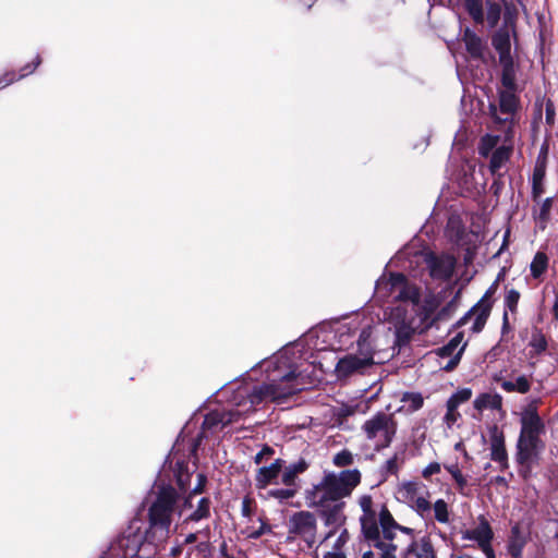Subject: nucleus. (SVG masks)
Wrapping results in <instances>:
<instances>
[{
	"instance_id": "53",
	"label": "nucleus",
	"mask_w": 558,
	"mask_h": 558,
	"mask_svg": "<svg viewBox=\"0 0 558 558\" xmlns=\"http://www.w3.org/2000/svg\"><path fill=\"white\" fill-rule=\"evenodd\" d=\"M242 514L246 518L252 515V500L248 497H244L242 500Z\"/></svg>"
},
{
	"instance_id": "32",
	"label": "nucleus",
	"mask_w": 558,
	"mask_h": 558,
	"mask_svg": "<svg viewBox=\"0 0 558 558\" xmlns=\"http://www.w3.org/2000/svg\"><path fill=\"white\" fill-rule=\"evenodd\" d=\"M544 179H545V165L536 162L532 177V198L534 202H539L544 194Z\"/></svg>"
},
{
	"instance_id": "19",
	"label": "nucleus",
	"mask_w": 558,
	"mask_h": 558,
	"mask_svg": "<svg viewBox=\"0 0 558 558\" xmlns=\"http://www.w3.org/2000/svg\"><path fill=\"white\" fill-rule=\"evenodd\" d=\"M477 526L474 529H464L461 530V537L464 541H473L477 544V546L483 545L484 543H492L494 538V532L490 527L487 519L481 514L477 518Z\"/></svg>"
},
{
	"instance_id": "12",
	"label": "nucleus",
	"mask_w": 558,
	"mask_h": 558,
	"mask_svg": "<svg viewBox=\"0 0 558 558\" xmlns=\"http://www.w3.org/2000/svg\"><path fill=\"white\" fill-rule=\"evenodd\" d=\"M240 416V412L238 410H213L205 415V418L202 424V432L198 436L193 440L192 444V453L195 454L197 448L203 438L207 437V432H214L218 427H223L228 424H231L238 421Z\"/></svg>"
},
{
	"instance_id": "20",
	"label": "nucleus",
	"mask_w": 558,
	"mask_h": 558,
	"mask_svg": "<svg viewBox=\"0 0 558 558\" xmlns=\"http://www.w3.org/2000/svg\"><path fill=\"white\" fill-rule=\"evenodd\" d=\"M143 535L138 532H124L117 541V547L122 551L123 558H136L143 548Z\"/></svg>"
},
{
	"instance_id": "9",
	"label": "nucleus",
	"mask_w": 558,
	"mask_h": 558,
	"mask_svg": "<svg viewBox=\"0 0 558 558\" xmlns=\"http://www.w3.org/2000/svg\"><path fill=\"white\" fill-rule=\"evenodd\" d=\"M501 276L502 272H499L497 279L486 290L482 299L457 322L458 327L466 325L468 322L473 318L474 322L471 327V330L475 333L481 332L483 330L493 307L492 298L497 291L498 282Z\"/></svg>"
},
{
	"instance_id": "62",
	"label": "nucleus",
	"mask_w": 558,
	"mask_h": 558,
	"mask_svg": "<svg viewBox=\"0 0 558 558\" xmlns=\"http://www.w3.org/2000/svg\"><path fill=\"white\" fill-rule=\"evenodd\" d=\"M323 558H347L342 551H329Z\"/></svg>"
},
{
	"instance_id": "54",
	"label": "nucleus",
	"mask_w": 558,
	"mask_h": 558,
	"mask_svg": "<svg viewBox=\"0 0 558 558\" xmlns=\"http://www.w3.org/2000/svg\"><path fill=\"white\" fill-rule=\"evenodd\" d=\"M385 470L388 472V473H395L397 471V457H392L390 459H388L386 462H385V465H384Z\"/></svg>"
},
{
	"instance_id": "8",
	"label": "nucleus",
	"mask_w": 558,
	"mask_h": 558,
	"mask_svg": "<svg viewBox=\"0 0 558 558\" xmlns=\"http://www.w3.org/2000/svg\"><path fill=\"white\" fill-rule=\"evenodd\" d=\"M305 500L308 507L318 510L324 524L330 527L326 538L333 535L345 523V502L343 500L330 501L327 498L317 497V495H305Z\"/></svg>"
},
{
	"instance_id": "29",
	"label": "nucleus",
	"mask_w": 558,
	"mask_h": 558,
	"mask_svg": "<svg viewBox=\"0 0 558 558\" xmlns=\"http://www.w3.org/2000/svg\"><path fill=\"white\" fill-rule=\"evenodd\" d=\"M463 40L465 43V47L468 52L472 58L480 59L484 53V43L474 32L466 29L464 32Z\"/></svg>"
},
{
	"instance_id": "47",
	"label": "nucleus",
	"mask_w": 558,
	"mask_h": 558,
	"mask_svg": "<svg viewBox=\"0 0 558 558\" xmlns=\"http://www.w3.org/2000/svg\"><path fill=\"white\" fill-rule=\"evenodd\" d=\"M275 454V449L268 445H264L259 452L254 457V462L256 464H262L270 461Z\"/></svg>"
},
{
	"instance_id": "3",
	"label": "nucleus",
	"mask_w": 558,
	"mask_h": 558,
	"mask_svg": "<svg viewBox=\"0 0 558 558\" xmlns=\"http://www.w3.org/2000/svg\"><path fill=\"white\" fill-rule=\"evenodd\" d=\"M303 389V384L299 381V374L293 369L282 375L279 380L272 379L269 383L255 386L247 398L252 408L264 401L282 403L287 398Z\"/></svg>"
},
{
	"instance_id": "4",
	"label": "nucleus",
	"mask_w": 558,
	"mask_h": 558,
	"mask_svg": "<svg viewBox=\"0 0 558 558\" xmlns=\"http://www.w3.org/2000/svg\"><path fill=\"white\" fill-rule=\"evenodd\" d=\"M376 293L384 299L392 296L395 300H400L402 305L397 306L398 315L401 312L407 313L408 307L416 314L418 307V289H408L407 278L403 274L392 272L388 278L381 277L376 281Z\"/></svg>"
},
{
	"instance_id": "55",
	"label": "nucleus",
	"mask_w": 558,
	"mask_h": 558,
	"mask_svg": "<svg viewBox=\"0 0 558 558\" xmlns=\"http://www.w3.org/2000/svg\"><path fill=\"white\" fill-rule=\"evenodd\" d=\"M177 482H178V485L179 487L182 489V490H185L189 482H190V474H182V473H179L178 474V478H177Z\"/></svg>"
},
{
	"instance_id": "7",
	"label": "nucleus",
	"mask_w": 558,
	"mask_h": 558,
	"mask_svg": "<svg viewBox=\"0 0 558 558\" xmlns=\"http://www.w3.org/2000/svg\"><path fill=\"white\" fill-rule=\"evenodd\" d=\"M362 430L374 449L379 451L390 446L397 432V423L392 414L378 412L364 422Z\"/></svg>"
},
{
	"instance_id": "46",
	"label": "nucleus",
	"mask_w": 558,
	"mask_h": 558,
	"mask_svg": "<svg viewBox=\"0 0 558 558\" xmlns=\"http://www.w3.org/2000/svg\"><path fill=\"white\" fill-rule=\"evenodd\" d=\"M519 300H520L519 291H517L514 289L508 290L505 295V300H504L506 310L510 311L511 313H514L517 311Z\"/></svg>"
},
{
	"instance_id": "51",
	"label": "nucleus",
	"mask_w": 558,
	"mask_h": 558,
	"mask_svg": "<svg viewBox=\"0 0 558 558\" xmlns=\"http://www.w3.org/2000/svg\"><path fill=\"white\" fill-rule=\"evenodd\" d=\"M439 472H440V464L438 462H432L421 472V475L425 478H428L432 475L437 474Z\"/></svg>"
},
{
	"instance_id": "36",
	"label": "nucleus",
	"mask_w": 558,
	"mask_h": 558,
	"mask_svg": "<svg viewBox=\"0 0 558 558\" xmlns=\"http://www.w3.org/2000/svg\"><path fill=\"white\" fill-rule=\"evenodd\" d=\"M500 137L498 135L486 134L483 136L478 144V154L482 157H488L498 147Z\"/></svg>"
},
{
	"instance_id": "21",
	"label": "nucleus",
	"mask_w": 558,
	"mask_h": 558,
	"mask_svg": "<svg viewBox=\"0 0 558 558\" xmlns=\"http://www.w3.org/2000/svg\"><path fill=\"white\" fill-rule=\"evenodd\" d=\"M514 33L513 27L505 25L500 27L492 38V45L498 52L500 58H512L511 56V34Z\"/></svg>"
},
{
	"instance_id": "16",
	"label": "nucleus",
	"mask_w": 558,
	"mask_h": 558,
	"mask_svg": "<svg viewBox=\"0 0 558 558\" xmlns=\"http://www.w3.org/2000/svg\"><path fill=\"white\" fill-rule=\"evenodd\" d=\"M499 63L502 69L501 84L505 87V92L500 95L499 105H513L515 92V66L513 58H500Z\"/></svg>"
},
{
	"instance_id": "49",
	"label": "nucleus",
	"mask_w": 558,
	"mask_h": 558,
	"mask_svg": "<svg viewBox=\"0 0 558 558\" xmlns=\"http://www.w3.org/2000/svg\"><path fill=\"white\" fill-rule=\"evenodd\" d=\"M500 17V7L492 4L487 11V22L489 26L494 27L498 23Z\"/></svg>"
},
{
	"instance_id": "52",
	"label": "nucleus",
	"mask_w": 558,
	"mask_h": 558,
	"mask_svg": "<svg viewBox=\"0 0 558 558\" xmlns=\"http://www.w3.org/2000/svg\"><path fill=\"white\" fill-rule=\"evenodd\" d=\"M421 558H435L432 545L424 539H421Z\"/></svg>"
},
{
	"instance_id": "61",
	"label": "nucleus",
	"mask_w": 558,
	"mask_h": 558,
	"mask_svg": "<svg viewBox=\"0 0 558 558\" xmlns=\"http://www.w3.org/2000/svg\"><path fill=\"white\" fill-rule=\"evenodd\" d=\"M555 119V107H546V120L551 123Z\"/></svg>"
},
{
	"instance_id": "58",
	"label": "nucleus",
	"mask_w": 558,
	"mask_h": 558,
	"mask_svg": "<svg viewBox=\"0 0 558 558\" xmlns=\"http://www.w3.org/2000/svg\"><path fill=\"white\" fill-rule=\"evenodd\" d=\"M459 416V413L457 410H452V412L447 408V413L445 415V420L448 425L453 424L457 421V417Z\"/></svg>"
},
{
	"instance_id": "63",
	"label": "nucleus",
	"mask_w": 558,
	"mask_h": 558,
	"mask_svg": "<svg viewBox=\"0 0 558 558\" xmlns=\"http://www.w3.org/2000/svg\"><path fill=\"white\" fill-rule=\"evenodd\" d=\"M199 538H198V534L195 532V533H190L186 535L185 539H184V543L185 544H193L195 542H197Z\"/></svg>"
},
{
	"instance_id": "23",
	"label": "nucleus",
	"mask_w": 558,
	"mask_h": 558,
	"mask_svg": "<svg viewBox=\"0 0 558 558\" xmlns=\"http://www.w3.org/2000/svg\"><path fill=\"white\" fill-rule=\"evenodd\" d=\"M399 501L409 505L418 512V484L414 481L400 484L396 492Z\"/></svg>"
},
{
	"instance_id": "1",
	"label": "nucleus",
	"mask_w": 558,
	"mask_h": 558,
	"mask_svg": "<svg viewBox=\"0 0 558 558\" xmlns=\"http://www.w3.org/2000/svg\"><path fill=\"white\" fill-rule=\"evenodd\" d=\"M180 495L171 485L159 486L148 508V530L146 538L162 542L170 535V527L175 517H181Z\"/></svg>"
},
{
	"instance_id": "45",
	"label": "nucleus",
	"mask_w": 558,
	"mask_h": 558,
	"mask_svg": "<svg viewBox=\"0 0 558 558\" xmlns=\"http://www.w3.org/2000/svg\"><path fill=\"white\" fill-rule=\"evenodd\" d=\"M434 515L435 519L440 523H447L449 520L448 506L442 499L436 500L434 504Z\"/></svg>"
},
{
	"instance_id": "56",
	"label": "nucleus",
	"mask_w": 558,
	"mask_h": 558,
	"mask_svg": "<svg viewBox=\"0 0 558 558\" xmlns=\"http://www.w3.org/2000/svg\"><path fill=\"white\" fill-rule=\"evenodd\" d=\"M482 551L485 554L486 558H495V551L492 547V543H484L483 545L478 546Z\"/></svg>"
},
{
	"instance_id": "34",
	"label": "nucleus",
	"mask_w": 558,
	"mask_h": 558,
	"mask_svg": "<svg viewBox=\"0 0 558 558\" xmlns=\"http://www.w3.org/2000/svg\"><path fill=\"white\" fill-rule=\"evenodd\" d=\"M548 267V257L543 252H537L530 265L531 275L533 278H539Z\"/></svg>"
},
{
	"instance_id": "50",
	"label": "nucleus",
	"mask_w": 558,
	"mask_h": 558,
	"mask_svg": "<svg viewBox=\"0 0 558 558\" xmlns=\"http://www.w3.org/2000/svg\"><path fill=\"white\" fill-rule=\"evenodd\" d=\"M463 340V333L462 332H459L457 333L452 339H450V341L444 345V350L442 352L446 353V351H450V350H453L454 352H457L462 345L461 342Z\"/></svg>"
},
{
	"instance_id": "25",
	"label": "nucleus",
	"mask_w": 558,
	"mask_h": 558,
	"mask_svg": "<svg viewBox=\"0 0 558 558\" xmlns=\"http://www.w3.org/2000/svg\"><path fill=\"white\" fill-rule=\"evenodd\" d=\"M490 458L500 464L501 470L508 468V453L505 447L504 435L496 430L490 436Z\"/></svg>"
},
{
	"instance_id": "14",
	"label": "nucleus",
	"mask_w": 558,
	"mask_h": 558,
	"mask_svg": "<svg viewBox=\"0 0 558 558\" xmlns=\"http://www.w3.org/2000/svg\"><path fill=\"white\" fill-rule=\"evenodd\" d=\"M545 432V425L535 410L525 412L521 417V433L519 439L541 445V435Z\"/></svg>"
},
{
	"instance_id": "5",
	"label": "nucleus",
	"mask_w": 558,
	"mask_h": 558,
	"mask_svg": "<svg viewBox=\"0 0 558 558\" xmlns=\"http://www.w3.org/2000/svg\"><path fill=\"white\" fill-rule=\"evenodd\" d=\"M359 506L363 512L360 518L361 530L368 545L381 550L380 558H396L398 545L381 541L372 496L367 494L360 496Z\"/></svg>"
},
{
	"instance_id": "35",
	"label": "nucleus",
	"mask_w": 558,
	"mask_h": 558,
	"mask_svg": "<svg viewBox=\"0 0 558 558\" xmlns=\"http://www.w3.org/2000/svg\"><path fill=\"white\" fill-rule=\"evenodd\" d=\"M299 490V487L284 486L283 488H274L267 492V498L277 499L280 504H284L292 499Z\"/></svg>"
},
{
	"instance_id": "18",
	"label": "nucleus",
	"mask_w": 558,
	"mask_h": 558,
	"mask_svg": "<svg viewBox=\"0 0 558 558\" xmlns=\"http://www.w3.org/2000/svg\"><path fill=\"white\" fill-rule=\"evenodd\" d=\"M286 461L278 458L275 459L269 465L260 466L256 471L255 486L258 489H265L269 485H278L280 483L281 471Z\"/></svg>"
},
{
	"instance_id": "41",
	"label": "nucleus",
	"mask_w": 558,
	"mask_h": 558,
	"mask_svg": "<svg viewBox=\"0 0 558 558\" xmlns=\"http://www.w3.org/2000/svg\"><path fill=\"white\" fill-rule=\"evenodd\" d=\"M529 345L531 347L530 353L532 356L542 354L547 349L545 336L539 331L533 332Z\"/></svg>"
},
{
	"instance_id": "37",
	"label": "nucleus",
	"mask_w": 558,
	"mask_h": 558,
	"mask_svg": "<svg viewBox=\"0 0 558 558\" xmlns=\"http://www.w3.org/2000/svg\"><path fill=\"white\" fill-rule=\"evenodd\" d=\"M39 63H40V59H39V57H37L36 62L34 64H27L21 69V74L19 76H16L14 72L5 73L4 76L0 81V88L13 83L16 80H20V78L28 75L37 68V65Z\"/></svg>"
},
{
	"instance_id": "39",
	"label": "nucleus",
	"mask_w": 558,
	"mask_h": 558,
	"mask_svg": "<svg viewBox=\"0 0 558 558\" xmlns=\"http://www.w3.org/2000/svg\"><path fill=\"white\" fill-rule=\"evenodd\" d=\"M402 404L398 409L399 412L405 414L413 413L418 410V392H405L401 398Z\"/></svg>"
},
{
	"instance_id": "42",
	"label": "nucleus",
	"mask_w": 558,
	"mask_h": 558,
	"mask_svg": "<svg viewBox=\"0 0 558 558\" xmlns=\"http://www.w3.org/2000/svg\"><path fill=\"white\" fill-rule=\"evenodd\" d=\"M332 463L337 468L350 466L354 463V456L350 450L343 449L333 456Z\"/></svg>"
},
{
	"instance_id": "30",
	"label": "nucleus",
	"mask_w": 558,
	"mask_h": 558,
	"mask_svg": "<svg viewBox=\"0 0 558 558\" xmlns=\"http://www.w3.org/2000/svg\"><path fill=\"white\" fill-rule=\"evenodd\" d=\"M511 153L512 148L506 145H501L493 151L489 162V170L493 174L498 173L501 167L509 160Z\"/></svg>"
},
{
	"instance_id": "13",
	"label": "nucleus",
	"mask_w": 558,
	"mask_h": 558,
	"mask_svg": "<svg viewBox=\"0 0 558 558\" xmlns=\"http://www.w3.org/2000/svg\"><path fill=\"white\" fill-rule=\"evenodd\" d=\"M377 525L381 541L385 543H393L398 531L412 534L413 530L404 527L396 522L388 508L383 505L379 512H376Z\"/></svg>"
},
{
	"instance_id": "64",
	"label": "nucleus",
	"mask_w": 558,
	"mask_h": 558,
	"mask_svg": "<svg viewBox=\"0 0 558 558\" xmlns=\"http://www.w3.org/2000/svg\"><path fill=\"white\" fill-rule=\"evenodd\" d=\"M182 554V546L178 545L170 549L171 557H179Z\"/></svg>"
},
{
	"instance_id": "17",
	"label": "nucleus",
	"mask_w": 558,
	"mask_h": 558,
	"mask_svg": "<svg viewBox=\"0 0 558 558\" xmlns=\"http://www.w3.org/2000/svg\"><path fill=\"white\" fill-rule=\"evenodd\" d=\"M538 447V444L518 439L515 461L519 464V472L522 476L526 477L531 473L532 465L537 458Z\"/></svg>"
},
{
	"instance_id": "40",
	"label": "nucleus",
	"mask_w": 558,
	"mask_h": 558,
	"mask_svg": "<svg viewBox=\"0 0 558 558\" xmlns=\"http://www.w3.org/2000/svg\"><path fill=\"white\" fill-rule=\"evenodd\" d=\"M553 203H554V199L553 197H547L545 198L541 206H539V209L536 214V221L538 223V226L542 228V229H545L548 220H549V217H550V211H551V208H553Z\"/></svg>"
},
{
	"instance_id": "11",
	"label": "nucleus",
	"mask_w": 558,
	"mask_h": 558,
	"mask_svg": "<svg viewBox=\"0 0 558 558\" xmlns=\"http://www.w3.org/2000/svg\"><path fill=\"white\" fill-rule=\"evenodd\" d=\"M290 535L300 537L311 548L316 542L317 520L310 511H298L291 515L288 523Z\"/></svg>"
},
{
	"instance_id": "6",
	"label": "nucleus",
	"mask_w": 558,
	"mask_h": 558,
	"mask_svg": "<svg viewBox=\"0 0 558 558\" xmlns=\"http://www.w3.org/2000/svg\"><path fill=\"white\" fill-rule=\"evenodd\" d=\"M374 364V350L369 335L362 331L357 340V353H349L341 357L335 368L338 379H347L353 375H363Z\"/></svg>"
},
{
	"instance_id": "43",
	"label": "nucleus",
	"mask_w": 558,
	"mask_h": 558,
	"mask_svg": "<svg viewBox=\"0 0 558 558\" xmlns=\"http://www.w3.org/2000/svg\"><path fill=\"white\" fill-rule=\"evenodd\" d=\"M466 10L471 17L476 23H482L484 21V11L483 5L480 0H468L466 1Z\"/></svg>"
},
{
	"instance_id": "31",
	"label": "nucleus",
	"mask_w": 558,
	"mask_h": 558,
	"mask_svg": "<svg viewBox=\"0 0 558 558\" xmlns=\"http://www.w3.org/2000/svg\"><path fill=\"white\" fill-rule=\"evenodd\" d=\"M211 501L208 497H202L196 508L189 514L185 519V523H197L199 521L206 520L210 517Z\"/></svg>"
},
{
	"instance_id": "26",
	"label": "nucleus",
	"mask_w": 558,
	"mask_h": 558,
	"mask_svg": "<svg viewBox=\"0 0 558 558\" xmlns=\"http://www.w3.org/2000/svg\"><path fill=\"white\" fill-rule=\"evenodd\" d=\"M436 307L434 300H425V305H421V332L423 331V328L432 327L434 324H436L438 320L446 319L449 315L448 311L446 308H442L434 318L433 320L427 324L426 320L430 317L432 312Z\"/></svg>"
},
{
	"instance_id": "22",
	"label": "nucleus",
	"mask_w": 558,
	"mask_h": 558,
	"mask_svg": "<svg viewBox=\"0 0 558 558\" xmlns=\"http://www.w3.org/2000/svg\"><path fill=\"white\" fill-rule=\"evenodd\" d=\"M518 107H488L490 124L507 131L510 129Z\"/></svg>"
},
{
	"instance_id": "33",
	"label": "nucleus",
	"mask_w": 558,
	"mask_h": 558,
	"mask_svg": "<svg viewBox=\"0 0 558 558\" xmlns=\"http://www.w3.org/2000/svg\"><path fill=\"white\" fill-rule=\"evenodd\" d=\"M500 387L506 392L526 393L531 389V381L525 375H521L515 380H500Z\"/></svg>"
},
{
	"instance_id": "57",
	"label": "nucleus",
	"mask_w": 558,
	"mask_h": 558,
	"mask_svg": "<svg viewBox=\"0 0 558 558\" xmlns=\"http://www.w3.org/2000/svg\"><path fill=\"white\" fill-rule=\"evenodd\" d=\"M196 533L198 534V538L202 541L210 539L211 530L209 525H206L204 529L197 531Z\"/></svg>"
},
{
	"instance_id": "44",
	"label": "nucleus",
	"mask_w": 558,
	"mask_h": 558,
	"mask_svg": "<svg viewBox=\"0 0 558 558\" xmlns=\"http://www.w3.org/2000/svg\"><path fill=\"white\" fill-rule=\"evenodd\" d=\"M446 470L450 473L452 478L454 480L457 487L459 492H463V489L468 485V481L465 476L462 474L461 470L459 469V465L457 463L450 464L446 466Z\"/></svg>"
},
{
	"instance_id": "60",
	"label": "nucleus",
	"mask_w": 558,
	"mask_h": 558,
	"mask_svg": "<svg viewBox=\"0 0 558 558\" xmlns=\"http://www.w3.org/2000/svg\"><path fill=\"white\" fill-rule=\"evenodd\" d=\"M196 550L199 553H208L210 551V542L209 541H201L196 545Z\"/></svg>"
},
{
	"instance_id": "2",
	"label": "nucleus",
	"mask_w": 558,
	"mask_h": 558,
	"mask_svg": "<svg viewBox=\"0 0 558 558\" xmlns=\"http://www.w3.org/2000/svg\"><path fill=\"white\" fill-rule=\"evenodd\" d=\"M361 481L362 474L357 469L325 472L320 482L307 489L305 495H317L330 501L343 500L352 495Z\"/></svg>"
},
{
	"instance_id": "27",
	"label": "nucleus",
	"mask_w": 558,
	"mask_h": 558,
	"mask_svg": "<svg viewBox=\"0 0 558 558\" xmlns=\"http://www.w3.org/2000/svg\"><path fill=\"white\" fill-rule=\"evenodd\" d=\"M473 404L478 412H483L486 409L499 410L502 407V398L498 393L485 392L478 395Z\"/></svg>"
},
{
	"instance_id": "38",
	"label": "nucleus",
	"mask_w": 558,
	"mask_h": 558,
	"mask_svg": "<svg viewBox=\"0 0 558 558\" xmlns=\"http://www.w3.org/2000/svg\"><path fill=\"white\" fill-rule=\"evenodd\" d=\"M472 397V390L470 388H462L456 391L448 400L447 408L452 412V410H457L458 407Z\"/></svg>"
},
{
	"instance_id": "48",
	"label": "nucleus",
	"mask_w": 558,
	"mask_h": 558,
	"mask_svg": "<svg viewBox=\"0 0 558 558\" xmlns=\"http://www.w3.org/2000/svg\"><path fill=\"white\" fill-rule=\"evenodd\" d=\"M206 482H207V477L206 475H204L203 473H198L197 474V484L196 486L193 488L191 495L185 499L184 501V507L189 506V507H193L192 506V496L193 495H196V494H201L203 493L204 490V487L206 485Z\"/></svg>"
},
{
	"instance_id": "15",
	"label": "nucleus",
	"mask_w": 558,
	"mask_h": 558,
	"mask_svg": "<svg viewBox=\"0 0 558 558\" xmlns=\"http://www.w3.org/2000/svg\"><path fill=\"white\" fill-rule=\"evenodd\" d=\"M465 343L457 351L453 350L442 352L444 345L436 350L429 351L424 354L426 363L436 362L440 369L445 372H452L459 365L463 355Z\"/></svg>"
},
{
	"instance_id": "24",
	"label": "nucleus",
	"mask_w": 558,
	"mask_h": 558,
	"mask_svg": "<svg viewBox=\"0 0 558 558\" xmlns=\"http://www.w3.org/2000/svg\"><path fill=\"white\" fill-rule=\"evenodd\" d=\"M308 469V463L304 459H300L289 465L283 466L281 471L280 483L283 486L299 487L298 477Z\"/></svg>"
},
{
	"instance_id": "28",
	"label": "nucleus",
	"mask_w": 558,
	"mask_h": 558,
	"mask_svg": "<svg viewBox=\"0 0 558 558\" xmlns=\"http://www.w3.org/2000/svg\"><path fill=\"white\" fill-rule=\"evenodd\" d=\"M525 537L521 533L519 525L511 529V535L508 542V553L512 558H521L522 551L525 546Z\"/></svg>"
},
{
	"instance_id": "59",
	"label": "nucleus",
	"mask_w": 558,
	"mask_h": 558,
	"mask_svg": "<svg viewBox=\"0 0 558 558\" xmlns=\"http://www.w3.org/2000/svg\"><path fill=\"white\" fill-rule=\"evenodd\" d=\"M547 154H548V144L544 143L542 145V147H541L539 155H538V158H537V162L545 165V160L547 158Z\"/></svg>"
},
{
	"instance_id": "10",
	"label": "nucleus",
	"mask_w": 558,
	"mask_h": 558,
	"mask_svg": "<svg viewBox=\"0 0 558 558\" xmlns=\"http://www.w3.org/2000/svg\"><path fill=\"white\" fill-rule=\"evenodd\" d=\"M421 256H423L428 275L434 281L446 282L452 278L457 265L453 255L435 252L423 253L421 251Z\"/></svg>"
}]
</instances>
